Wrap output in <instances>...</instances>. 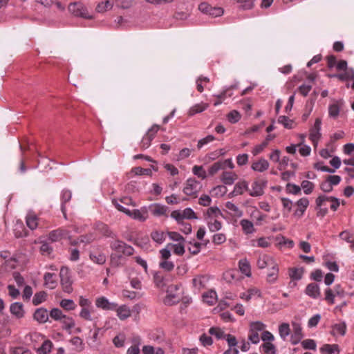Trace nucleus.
Listing matches in <instances>:
<instances>
[{
	"mask_svg": "<svg viewBox=\"0 0 354 354\" xmlns=\"http://www.w3.org/2000/svg\"><path fill=\"white\" fill-rule=\"evenodd\" d=\"M112 203L118 210L124 213L126 215L135 220L143 222L148 218L147 206L142 207L139 209H136L131 211L122 206L121 204H119L117 198H113L112 200Z\"/></svg>",
	"mask_w": 354,
	"mask_h": 354,
	"instance_id": "obj_1",
	"label": "nucleus"
},
{
	"mask_svg": "<svg viewBox=\"0 0 354 354\" xmlns=\"http://www.w3.org/2000/svg\"><path fill=\"white\" fill-rule=\"evenodd\" d=\"M266 328V325L260 321L253 322L250 324V329L248 333L249 341L254 344L260 342L259 333L263 332Z\"/></svg>",
	"mask_w": 354,
	"mask_h": 354,
	"instance_id": "obj_2",
	"label": "nucleus"
},
{
	"mask_svg": "<svg viewBox=\"0 0 354 354\" xmlns=\"http://www.w3.org/2000/svg\"><path fill=\"white\" fill-rule=\"evenodd\" d=\"M68 11L73 16L91 19L93 16L89 14L87 8L81 2L71 3L68 7Z\"/></svg>",
	"mask_w": 354,
	"mask_h": 354,
	"instance_id": "obj_3",
	"label": "nucleus"
},
{
	"mask_svg": "<svg viewBox=\"0 0 354 354\" xmlns=\"http://www.w3.org/2000/svg\"><path fill=\"white\" fill-rule=\"evenodd\" d=\"M60 282L64 292L71 293L73 292V280L69 269L66 267H62L59 272Z\"/></svg>",
	"mask_w": 354,
	"mask_h": 354,
	"instance_id": "obj_4",
	"label": "nucleus"
},
{
	"mask_svg": "<svg viewBox=\"0 0 354 354\" xmlns=\"http://www.w3.org/2000/svg\"><path fill=\"white\" fill-rule=\"evenodd\" d=\"M201 188V184L194 178H189L185 183L183 192L187 196L196 198Z\"/></svg>",
	"mask_w": 354,
	"mask_h": 354,
	"instance_id": "obj_5",
	"label": "nucleus"
},
{
	"mask_svg": "<svg viewBox=\"0 0 354 354\" xmlns=\"http://www.w3.org/2000/svg\"><path fill=\"white\" fill-rule=\"evenodd\" d=\"M111 250L122 253L126 256H131L134 252V249L129 245L120 240H115L110 243Z\"/></svg>",
	"mask_w": 354,
	"mask_h": 354,
	"instance_id": "obj_6",
	"label": "nucleus"
},
{
	"mask_svg": "<svg viewBox=\"0 0 354 354\" xmlns=\"http://www.w3.org/2000/svg\"><path fill=\"white\" fill-rule=\"evenodd\" d=\"M160 129V126L157 124H153L146 133V134L143 136L141 142H140V148L142 149H146L149 147L151 145V141L155 138L156 133Z\"/></svg>",
	"mask_w": 354,
	"mask_h": 354,
	"instance_id": "obj_7",
	"label": "nucleus"
},
{
	"mask_svg": "<svg viewBox=\"0 0 354 354\" xmlns=\"http://www.w3.org/2000/svg\"><path fill=\"white\" fill-rule=\"evenodd\" d=\"M178 290V285H171L169 286L167 290V294L164 299V304L167 306H173L179 302L180 297L176 293H173L174 291Z\"/></svg>",
	"mask_w": 354,
	"mask_h": 354,
	"instance_id": "obj_8",
	"label": "nucleus"
},
{
	"mask_svg": "<svg viewBox=\"0 0 354 354\" xmlns=\"http://www.w3.org/2000/svg\"><path fill=\"white\" fill-rule=\"evenodd\" d=\"M326 201H330L332 203L330 205V209L333 211H336L339 206V201L337 198L334 196H326V195H320L315 201L317 207H322L324 205V202Z\"/></svg>",
	"mask_w": 354,
	"mask_h": 354,
	"instance_id": "obj_9",
	"label": "nucleus"
},
{
	"mask_svg": "<svg viewBox=\"0 0 354 354\" xmlns=\"http://www.w3.org/2000/svg\"><path fill=\"white\" fill-rule=\"evenodd\" d=\"M321 125L322 119L318 118L315 120L314 125L310 129V140L312 141L314 146H317L319 138H321Z\"/></svg>",
	"mask_w": 354,
	"mask_h": 354,
	"instance_id": "obj_10",
	"label": "nucleus"
},
{
	"mask_svg": "<svg viewBox=\"0 0 354 354\" xmlns=\"http://www.w3.org/2000/svg\"><path fill=\"white\" fill-rule=\"evenodd\" d=\"M266 182L263 180H254L252 185L251 188L248 187L249 194L252 197H258L261 196L263 194V189L266 187Z\"/></svg>",
	"mask_w": 354,
	"mask_h": 354,
	"instance_id": "obj_11",
	"label": "nucleus"
},
{
	"mask_svg": "<svg viewBox=\"0 0 354 354\" xmlns=\"http://www.w3.org/2000/svg\"><path fill=\"white\" fill-rule=\"evenodd\" d=\"M209 279V277L207 274L196 275L192 279V285L194 288L197 291L207 288Z\"/></svg>",
	"mask_w": 354,
	"mask_h": 354,
	"instance_id": "obj_12",
	"label": "nucleus"
},
{
	"mask_svg": "<svg viewBox=\"0 0 354 354\" xmlns=\"http://www.w3.org/2000/svg\"><path fill=\"white\" fill-rule=\"evenodd\" d=\"M95 306L98 308L105 310H115L118 307V304L111 302L105 297H100L95 299Z\"/></svg>",
	"mask_w": 354,
	"mask_h": 354,
	"instance_id": "obj_13",
	"label": "nucleus"
},
{
	"mask_svg": "<svg viewBox=\"0 0 354 354\" xmlns=\"http://www.w3.org/2000/svg\"><path fill=\"white\" fill-rule=\"evenodd\" d=\"M297 206L293 215L297 218H301L309 205V201L306 197H303L295 203Z\"/></svg>",
	"mask_w": 354,
	"mask_h": 354,
	"instance_id": "obj_14",
	"label": "nucleus"
},
{
	"mask_svg": "<svg viewBox=\"0 0 354 354\" xmlns=\"http://www.w3.org/2000/svg\"><path fill=\"white\" fill-rule=\"evenodd\" d=\"M147 212H150L153 216L156 217L165 215L168 209L167 206L160 203L151 204L147 207Z\"/></svg>",
	"mask_w": 354,
	"mask_h": 354,
	"instance_id": "obj_15",
	"label": "nucleus"
},
{
	"mask_svg": "<svg viewBox=\"0 0 354 354\" xmlns=\"http://www.w3.org/2000/svg\"><path fill=\"white\" fill-rule=\"evenodd\" d=\"M245 191H248V183L245 180H241L235 184L234 189L229 194V196L242 195Z\"/></svg>",
	"mask_w": 354,
	"mask_h": 354,
	"instance_id": "obj_16",
	"label": "nucleus"
},
{
	"mask_svg": "<svg viewBox=\"0 0 354 354\" xmlns=\"http://www.w3.org/2000/svg\"><path fill=\"white\" fill-rule=\"evenodd\" d=\"M292 326L293 328V334L291 335L290 341L292 344L295 345L300 342L303 337L301 327V325L297 322H292Z\"/></svg>",
	"mask_w": 354,
	"mask_h": 354,
	"instance_id": "obj_17",
	"label": "nucleus"
},
{
	"mask_svg": "<svg viewBox=\"0 0 354 354\" xmlns=\"http://www.w3.org/2000/svg\"><path fill=\"white\" fill-rule=\"evenodd\" d=\"M94 228L104 236L111 238H114L115 236V234L111 230L109 227L102 222L95 223Z\"/></svg>",
	"mask_w": 354,
	"mask_h": 354,
	"instance_id": "obj_18",
	"label": "nucleus"
},
{
	"mask_svg": "<svg viewBox=\"0 0 354 354\" xmlns=\"http://www.w3.org/2000/svg\"><path fill=\"white\" fill-rule=\"evenodd\" d=\"M343 105L344 102L342 100H337L330 104L328 106L329 117L333 119H336L338 117Z\"/></svg>",
	"mask_w": 354,
	"mask_h": 354,
	"instance_id": "obj_19",
	"label": "nucleus"
},
{
	"mask_svg": "<svg viewBox=\"0 0 354 354\" xmlns=\"http://www.w3.org/2000/svg\"><path fill=\"white\" fill-rule=\"evenodd\" d=\"M275 261L271 256L263 254L259 256L257 264L259 268L263 269L267 267L274 266Z\"/></svg>",
	"mask_w": 354,
	"mask_h": 354,
	"instance_id": "obj_20",
	"label": "nucleus"
},
{
	"mask_svg": "<svg viewBox=\"0 0 354 354\" xmlns=\"http://www.w3.org/2000/svg\"><path fill=\"white\" fill-rule=\"evenodd\" d=\"M10 311L12 315L18 319L24 317L25 315L24 305L20 302H15L12 304L10 306Z\"/></svg>",
	"mask_w": 354,
	"mask_h": 354,
	"instance_id": "obj_21",
	"label": "nucleus"
},
{
	"mask_svg": "<svg viewBox=\"0 0 354 354\" xmlns=\"http://www.w3.org/2000/svg\"><path fill=\"white\" fill-rule=\"evenodd\" d=\"M72 198V193L68 189H63L61 193V210L64 218H66V203L69 202Z\"/></svg>",
	"mask_w": 354,
	"mask_h": 354,
	"instance_id": "obj_22",
	"label": "nucleus"
},
{
	"mask_svg": "<svg viewBox=\"0 0 354 354\" xmlns=\"http://www.w3.org/2000/svg\"><path fill=\"white\" fill-rule=\"evenodd\" d=\"M305 293L313 299H317L320 296L319 286L317 283H310L306 286Z\"/></svg>",
	"mask_w": 354,
	"mask_h": 354,
	"instance_id": "obj_23",
	"label": "nucleus"
},
{
	"mask_svg": "<svg viewBox=\"0 0 354 354\" xmlns=\"http://www.w3.org/2000/svg\"><path fill=\"white\" fill-rule=\"evenodd\" d=\"M238 178V176L232 171H223L221 176V180L226 185H232Z\"/></svg>",
	"mask_w": 354,
	"mask_h": 354,
	"instance_id": "obj_24",
	"label": "nucleus"
},
{
	"mask_svg": "<svg viewBox=\"0 0 354 354\" xmlns=\"http://www.w3.org/2000/svg\"><path fill=\"white\" fill-rule=\"evenodd\" d=\"M269 162L265 158H260L258 161L252 163L251 168L255 171L263 172L269 168Z\"/></svg>",
	"mask_w": 354,
	"mask_h": 354,
	"instance_id": "obj_25",
	"label": "nucleus"
},
{
	"mask_svg": "<svg viewBox=\"0 0 354 354\" xmlns=\"http://www.w3.org/2000/svg\"><path fill=\"white\" fill-rule=\"evenodd\" d=\"M346 331V324L344 322H341L335 324L332 326L331 334L333 336L341 335L344 336Z\"/></svg>",
	"mask_w": 354,
	"mask_h": 354,
	"instance_id": "obj_26",
	"label": "nucleus"
},
{
	"mask_svg": "<svg viewBox=\"0 0 354 354\" xmlns=\"http://www.w3.org/2000/svg\"><path fill=\"white\" fill-rule=\"evenodd\" d=\"M222 212L218 207H210L204 214V218L205 220L218 218V217L222 216Z\"/></svg>",
	"mask_w": 354,
	"mask_h": 354,
	"instance_id": "obj_27",
	"label": "nucleus"
},
{
	"mask_svg": "<svg viewBox=\"0 0 354 354\" xmlns=\"http://www.w3.org/2000/svg\"><path fill=\"white\" fill-rule=\"evenodd\" d=\"M34 319L39 323H45L48 319V314L45 308H40L35 310L33 315Z\"/></svg>",
	"mask_w": 354,
	"mask_h": 354,
	"instance_id": "obj_28",
	"label": "nucleus"
},
{
	"mask_svg": "<svg viewBox=\"0 0 354 354\" xmlns=\"http://www.w3.org/2000/svg\"><path fill=\"white\" fill-rule=\"evenodd\" d=\"M209 107V104L204 102H201L192 106L188 111V115L193 116L196 113H199L206 110Z\"/></svg>",
	"mask_w": 354,
	"mask_h": 354,
	"instance_id": "obj_29",
	"label": "nucleus"
},
{
	"mask_svg": "<svg viewBox=\"0 0 354 354\" xmlns=\"http://www.w3.org/2000/svg\"><path fill=\"white\" fill-rule=\"evenodd\" d=\"M150 236L156 243L162 244L166 239L167 234L161 230H154L151 232Z\"/></svg>",
	"mask_w": 354,
	"mask_h": 354,
	"instance_id": "obj_30",
	"label": "nucleus"
},
{
	"mask_svg": "<svg viewBox=\"0 0 354 354\" xmlns=\"http://www.w3.org/2000/svg\"><path fill=\"white\" fill-rule=\"evenodd\" d=\"M115 310H116L117 315L121 320H124L131 316V310L125 305L117 307Z\"/></svg>",
	"mask_w": 354,
	"mask_h": 354,
	"instance_id": "obj_31",
	"label": "nucleus"
},
{
	"mask_svg": "<svg viewBox=\"0 0 354 354\" xmlns=\"http://www.w3.org/2000/svg\"><path fill=\"white\" fill-rule=\"evenodd\" d=\"M239 267L241 272L247 277L251 276V267L246 259H241L239 262Z\"/></svg>",
	"mask_w": 354,
	"mask_h": 354,
	"instance_id": "obj_32",
	"label": "nucleus"
},
{
	"mask_svg": "<svg viewBox=\"0 0 354 354\" xmlns=\"http://www.w3.org/2000/svg\"><path fill=\"white\" fill-rule=\"evenodd\" d=\"M89 257L93 262L99 265L104 264L106 260L105 254L102 252H91Z\"/></svg>",
	"mask_w": 354,
	"mask_h": 354,
	"instance_id": "obj_33",
	"label": "nucleus"
},
{
	"mask_svg": "<svg viewBox=\"0 0 354 354\" xmlns=\"http://www.w3.org/2000/svg\"><path fill=\"white\" fill-rule=\"evenodd\" d=\"M344 71L345 72L344 73L332 75L330 77H337L342 81L348 80L354 78L353 68H349Z\"/></svg>",
	"mask_w": 354,
	"mask_h": 354,
	"instance_id": "obj_34",
	"label": "nucleus"
},
{
	"mask_svg": "<svg viewBox=\"0 0 354 354\" xmlns=\"http://www.w3.org/2000/svg\"><path fill=\"white\" fill-rule=\"evenodd\" d=\"M205 221H207L208 229L212 232H217L222 227L221 222L218 221L217 218H211Z\"/></svg>",
	"mask_w": 354,
	"mask_h": 354,
	"instance_id": "obj_35",
	"label": "nucleus"
},
{
	"mask_svg": "<svg viewBox=\"0 0 354 354\" xmlns=\"http://www.w3.org/2000/svg\"><path fill=\"white\" fill-rule=\"evenodd\" d=\"M240 225L242 227L243 232L246 234H252L255 230L253 223L248 219L241 220L240 221Z\"/></svg>",
	"mask_w": 354,
	"mask_h": 354,
	"instance_id": "obj_36",
	"label": "nucleus"
},
{
	"mask_svg": "<svg viewBox=\"0 0 354 354\" xmlns=\"http://www.w3.org/2000/svg\"><path fill=\"white\" fill-rule=\"evenodd\" d=\"M270 239L268 237H261L257 240L252 241V245L254 247L266 248L270 246Z\"/></svg>",
	"mask_w": 354,
	"mask_h": 354,
	"instance_id": "obj_37",
	"label": "nucleus"
},
{
	"mask_svg": "<svg viewBox=\"0 0 354 354\" xmlns=\"http://www.w3.org/2000/svg\"><path fill=\"white\" fill-rule=\"evenodd\" d=\"M55 274L53 273L47 272L44 274V279L45 284L48 286L51 289L55 288L57 281L55 280Z\"/></svg>",
	"mask_w": 354,
	"mask_h": 354,
	"instance_id": "obj_38",
	"label": "nucleus"
},
{
	"mask_svg": "<svg viewBox=\"0 0 354 354\" xmlns=\"http://www.w3.org/2000/svg\"><path fill=\"white\" fill-rule=\"evenodd\" d=\"M113 6V3L112 1L109 0H106L105 1L100 2L97 4L96 7V10L97 12H104L107 10H111Z\"/></svg>",
	"mask_w": 354,
	"mask_h": 354,
	"instance_id": "obj_39",
	"label": "nucleus"
},
{
	"mask_svg": "<svg viewBox=\"0 0 354 354\" xmlns=\"http://www.w3.org/2000/svg\"><path fill=\"white\" fill-rule=\"evenodd\" d=\"M225 207L230 211L232 212L233 216L236 217H241L243 214L242 210H241L234 203L232 202H227L225 203Z\"/></svg>",
	"mask_w": 354,
	"mask_h": 354,
	"instance_id": "obj_40",
	"label": "nucleus"
},
{
	"mask_svg": "<svg viewBox=\"0 0 354 354\" xmlns=\"http://www.w3.org/2000/svg\"><path fill=\"white\" fill-rule=\"evenodd\" d=\"M290 326L287 323H283L279 326V333L280 337L285 340L290 335Z\"/></svg>",
	"mask_w": 354,
	"mask_h": 354,
	"instance_id": "obj_41",
	"label": "nucleus"
},
{
	"mask_svg": "<svg viewBox=\"0 0 354 354\" xmlns=\"http://www.w3.org/2000/svg\"><path fill=\"white\" fill-rule=\"evenodd\" d=\"M303 269L292 268L289 270V276L292 280H299L302 278Z\"/></svg>",
	"mask_w": 354,
	"mask_h": 354,
	"instance_id": "obj_42",
	"label": "nucleus"
},
{
	"mask_svg": "<svg viewBox=\"0 0 354 354\" xmlns=\"http://www.w3.org/2000/svg\"><path fill=\"white\" fill-rule=\"evenodd\" d=\"M244 10H250L254 7L255 0H232Z\"/></svg>",
	"mask_w": 354,
	"mask_h": 354,
	"instance_id": "obj_43",
	"label": "nucleus"
},
{
	"mask_svg": "<svg viewBox=\"0 0 354 354\" xmlns=\"http://www.w3.org/2000/svg\"><path fill=\"white\" fill-rule=\"evenodd\" d=\"M26 225L32 230L36 229L38 225L37 216L34 214H28L26 216Z\"/></svg>",
	"mask_w": 354,
	"mask_h": 354,
	"instance_id": "obj_44",
	"label": "nucleus"
},
{
	"mask_svg": "<svg viewBox=\"0 0 354 354\" xmlns=\"http://www.w3.org/2000/svg\"><path fill=\"white\" fill-rule=\"evenodd\" d=\"M209 333L211 335H214L218 339H224L226 334L224 331L218 327H212L209 329Z\"/></svg>",
	"mask_w": 354,
	"mask_h": 354,
	"instance_id": "obj_45",
	"label": "nucleus"
},
{
	"mask_svg": "<svg viewBox=\"0 0 354 354\" xmlns=\"http://www.w3.org/2000/svg\"><path fill=\"white\" fill-rule=\"evenodd\" d=\"M221 169H224L222 161H217L209 167L208 174L209 176H213Z\"/></svg>",
	"mask_w": 354,
	"mask_h": 354,
	"instance_id": "obj_46",
	"label": "nucleus"
},
{
	"mask_svg": "<svg viewBox=\"0 0 354 354\" xmlns=\"http://www.w3.org/2000/svg\"><path fill=\"white\" fill-rule=\"evenodd\" d=\"M300 187L303 189L304 194H310L313 192L315 185L313 183L305 180L301 182Z\"/></svg>",
	"mask_w": 354,
	"mask_h": 354,
	"instance_id": "obj_47",
	"label": "nucleus"
},
{
	"mask_svg": "<svg viewBox=\"0 0 354 354\" xmlns=\"http://www.w3.org/2000/svg\"><path fill=\"white\" fill-rule=\"evenodd\" d=\"M270 271L268 274V280L269 282L273 283L277 279L279 272L276 262L274 263V266H270Z\"/></svg>",
	"mask_w": 354,
	"mask_h": 354,
	"instance_id": "obj_48",
	"label": "nucleus"
},
{
	"mask_svg": "<svg viewBox=\"0 0 354 354\" xmlns=\"http://www.w3.org/2000/svg\"><path fill=\"white\" fill-rule=\"evenodd\" d=\"M46 295H47L44 291H40L37 292L33 297L32 304L35 306H37L41 304L43 301L46 300Z\"/></svg>",
	"mask_w": 354,
	"mask_h": 354,
	"instance_id": "obj_49",
	"label": "nucleus"
},
{
	"mask_svg": "<svg viewBox=\"0 0 354 354\" xmlns=\"http://www.w3.org/2000/svg\"><path fill=\"white\" fill-rule=\"evenodd\" d=\"M286 191L288 194L293 195L301 194V187L299 185L292 183H288L286 185Z\"/></svg>",
	"mask_w": 354,
	"mask_h": 354,
	"instance_id": "obj_50",
	"label": "nucleus"
},
{
	"mask_svg": "<svg viewBox=\"0 0 354 354\" xmlns=\"http://www.w3.org/2000/svg\"><path fill=\"white\" fill-rule=\"evenodd\" d=\"M100 328H97L93 333L92 336L90 337L89 344L94 348H97L100 345V342L98 339V335Z\"/></svg>",
	"mask_w": 354,
	"mask_h": 354,
	"instance_id": "obj_51",
	"label": "nucleus"
},
{
	"mask_svg": "<svg viewBox=\"0 0 354 354\" xmlns=\"http://www.w3.org/2000/svg\"><path fill=\"white\" fill-rule=\"evenodd\" d=\"M60 306L66 310H74L76 307V305L73 300L67 299H62L60 301Z\"/></svg>",
	"mask_w": 354,
	"mask_h": 354,
	"instance_id": "obj_52",
	"label": "nucleus"
},
{
	"mask_svg": "<svg viewBox=\"0 0 354 354\" xmlns=\"http://www.w3.org/2000/svg\"><path fill=\"white\" fill-rule=\"evenodd\" d=\"M261 347L266 354H275L277 352L275 346L271 342H265Z\"/></svg>",
	"mask_w": 354,
	"mask_h": 354,
	"instance_id": "obj_53",
	"label": "nucleus"
},
{
	"mask_svg": "<svg viewBox=\"0 0 354 354\" xmlns=\"http://www.w3.org/2000/svg\"><path fill=\"white\" fill-rule=\"evenodd\" d=\"M95 236L93 234L81 235L77 238L75 243H90L93 242L95 240Z\"/></svg>",
	"mask_w": 354,
	"mask_h": 354,
	"instance_id": "obj_54",
	"label": "nucleus"
},
{
	"mask_svg": "<svg viewBox=\"0 0 354 354\" xmlns=\"http://www.w3.org/2000/svg\"><path fill=\"white\" fill-rule=\"evenodd\" d=\"M216 293L215 291H210L203 295L204 301L209 305H213L216 301Z\"/></svg>",
	"mask_w": 354,
	"mask_h": 354,
	"instance_id": "obj_55",
	"label": "nucleus"
},
{
	"mask_svg": "<svg viewBox=\"0 0 354 354\" xmlns=\"http://www.w3.org/2000/svg\"><path fill=\"white\" fill-rule=\"evenodd\" d=\"M278 122L282 124L285 128L287 129H292L293 128V121L290 120L289 118L285 115L279 116L278 119Z\"/></svg>",
	"mask_w": 354,
	"mask_h": 354,
	"instance_id": "obj_56",
	"label": "nucleus"
},
{
	"mask_svg": "<svg viewBox=\"0 0 354 354\" xmlns=\"http://www.w3.org/2000/svg\"><path fill=\"white\" fill-rule=\"evenodd\" d=\"M226 191L227 188L225 186L218 185L211 190V193L213 196L220 197L223 196L226 193Z\"/></svg>",
	"mask_w": 354,
	"mask_h": 354,
	"instance_id": "obj_57",
	"label": "nucleus"
},
{
	"mask_svg": "<svg viewBox=\"0 0 354 354\" xmlns=\"http://www.w3.org/2000/svg\"><path fill=\"white\" fill-rule=\"evenodd\" d=\"M192 172L194 175L197 176L201 179H205L207 178L206 171L204 170L202 166H194L192 168Z\"/></svg>",
	"mask_w": 354,
	"mask_h": 354,
	"instance_id": "obj_58",
	"label": "nucleus"
},
{
	"mask_svg": "<svg viewBox=\"0 0 354 354\" xmlns=\"http://www.w3.org/2000/svg\"><path fill=\"white\" fill-rule=\"evenodd\" d=\"M62 236H63L62 230H56L51 231L49 233L48 239L53 242H56V241H59Z\"/></svg>",
	"mask_w": 354,
	"mask_h": 354,
	"instance_id": "obj_59",
	"label": "nucleus"
},
{
	"mask_svg": "<svg viewBox=\"0 0 354 354\" xmlns=\"http://www.w3.org/2000/svg\"><path fill=\"white\" fill-rule=\"evenodd\" d=\"M301 345L304 349L316 350L317 345L315 340L307 339L301 342Z\"/></svg>",
	"mask_w": 354,
	"mask_h": 354,
	"instance_id": "obj_60",
	"label": "nucleus"
},
{
	"mask_svg": "<svg viewBox=\"0 0 354 354\" xmlns=\"http://www.w3.org/2000/svg\"><path fill=\"white\" fill-rule=\"evenodd\" d=\"M227 120L230 122L234 124L241 119V114L237 111L233 110L227 114Z\"/></svg>",
	"mask_w": 354,
	"mask_h": 354,
	"instance_id": "obj_61",
	"label": "nucleus"
},
{
	"mask_svg": "<svg viewBox=\"0 0 354 354\" xmlns=\"http://www.w3.org/2000/svg\"><path fill=\"white\" fill-rule=\"evenodd\" d=\"M159 266L160 268L169 272L171 271L174 268V263L172 261L167 260H162L160 263Z\"/></svg>",
	"mask_w": 354,
	"mask_h": 354,
	"instance_id": "obj_62",
	"label": "nucleus"
},
{
	"mask_svg": "<svg viewBox=\"0 0 354 354\" xmlns=\"http://www.w3.org/2000/svg\"><path fill=\"white\" fill-rule=\"evenodd\" d=\"M125 335L124 334H119L115 336L113 339V343L115 346L118 348L123 347L124 345Z\"/></svg>",
	"mask_w": 354,
	"mask_h": 354,
	"instance_id": "obj_63",
	"label": "nucleus"
},
{
	"mask_svg": "<svg viewBox=\"0 0 354 354\" xmlns=\"http://www.w3.org/2000/svg\"><path fill=\"white\" fill-rule=\"evenodd\" d=\"M322 351H325L328 354H332L335 352L339 351V346L337 344H325L321 348Z\"/></svg>",
	"mask_w": 354,
	"mask_h": 354,
	"instance_id": "obj_64",
	"label": "nucleus"
}]
</instances>
